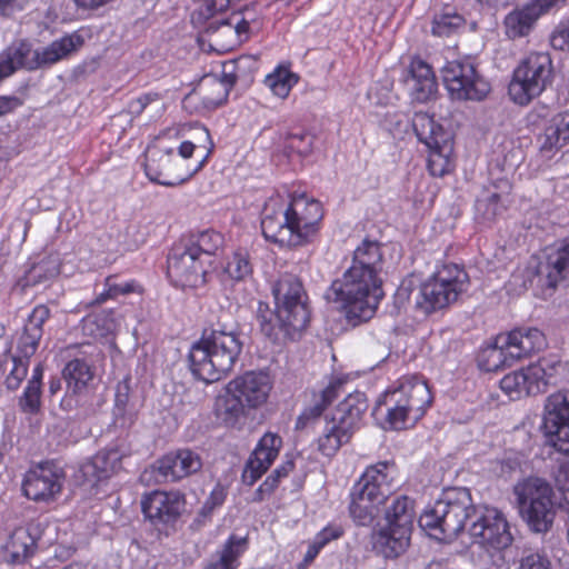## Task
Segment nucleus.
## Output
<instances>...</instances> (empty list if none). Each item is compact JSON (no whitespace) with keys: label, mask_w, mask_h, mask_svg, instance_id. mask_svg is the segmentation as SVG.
<instances>
[{"label":"nucleus","mask_w":569,"mask_h":569,"mask_svg":"<svg viewBox=\"0 0 569 569\" xmlns=\"http://www.w3.org/2000/svg\"><path fill=\"white\" fill-rule=\"evenodd\" d=\"M383 253L377 241L363 240L353 252L351 267L342 278L335 280L325 292V299L340 305L349 325L356 327L370 320L383 297L380 273Z\"/></svg>","instance_id":"f257e3e1"},{"label":"nucleus","mask_w":569,"mask_h":569,"mask_svg":"<svg viewBox=\"0 0 569 569\" xmlns=\"http://www.w3.org/2000/svg\"><path fill=\"white\" fill-rule=\"evenodd\" d=\"M229 332L204 330L199 341L189 351L192 375L206 383L224 378L234 367L242 352L241 336L232 335L233 325L224 326Z\"/></svg>","instance_id":"f03ea898"},{"label":"nucleus","mask_w":569,"mask_h":569,"mask_svg":"<svg viewBox=\"0 0 569 569\" xmlns=\"http://www.w3.org/2000/svg\"><path fill=\"white\" fill-rule=\"evenodd\" d=\"M431 402L432 396L427 382L418 376H408L377 400L373 415L385 416L391 429L401 430L408 422L413 423L420 419Z\"/></svg>","instance_id":"7ed1b4c3"},{"label":"nucleus","mask_w":569,"mask_h":569,"mask_svg":"<svg viewBox=\"0 0 569 569\" xmlns=\"http://www.w3.org/2000/svg\"><path fill=\"white\" fill-rule=\"evenodd\" d=\"M476 509L469 489L448 488L419 517V526L438 540H453L470 525Z\"/></svg>","instance_id":"20e7f679"},{"label":"nucleus","mask_w":569,"mask_h":569,"mask_svg":"<svg viewBox=\"0 0 569 569\" xmlns=\"http://www.w3.org/2000/svg\"><path fill=\"white\" fill-rule=\"evenodd\" d=\"M83 43V37L78 32L66 34L36 50L27 41L13 43L0 53V81L19 68L37 70L52 66L77 52Z\"/></svg>","instance_id":"39448f33"},{"label":"nucleus","mask_w":569,"mask_h":569,"mask_svg":"<svg viewBox=\"0 0 569 569\" xmlns=\"http://www.w3.org/2000/svg\"><path fill=\"white\" fill-rule=\"evenodd\" d=\"M513 495L519 515L531 531L547 533L552 529L559 503L546 479L525 478L515 485Z\"/></svg>","instance_id":"423d86ee"},{"label":"nucleus","mask_w":569,"mask_h":569,"mask_svg":"<svg viewBox=\"0 0 569 569\" xmlns=\"http://www.w3.org/2000/svg\"><path fill=\"white\" fill-rule=\"evenodd\" d=\"M542 431L547 445L569 456V391H558L546 399ZM553 480L565 499L569 500V460L559 462Z\"/></svg>","instance_id":"0eeeda50"},{"label":"nucleus","mask_w":569,"mask_h":569,"mask_svg":"<svg viewBox=\"0 0 569 569\" xmlns=\"http://www.w3.org/2000/svg\"><path fill=\"white\" fill-rule=\"evenodd\" d=\"M368 409V399L363 392L349 393L335 409L330 418L325 419L322 433L318 438V449L326 457H332L349 442Z\"/></svg>","instance_id":"6e6552de"},{"label":"nucleus","mask_w":569,"mask_h":569,"mask_svg":"<svg viewBox=\"0 0 569 569\" xmlns=\"http://www.w3.org/2000/svg\"><path fill=\"white\" fill-rule=\"evenodd\" d=\"M467 287V272L457 264H446L423 282L415 293L416 307L425 313L442 309L457 301Z\"/></svg>","instance_id":"1a4fd4ad"},{"label":"nucleus","mask_w":569,"mask_h":569,"mask_svg":"<svg viewBox=\"0 0 569 569\" xmlns=\"http://www.w3.org/2000/svg\"><path fill=\"white\" fill-rule=\"evenodd\" d=\"M552 60L547 52H531L515 69L508 92L519 106L539 97L552 81Z\"/></svg>","instance_id":"9d476101"},{"label":"nucleus","mask_w":569,"mask_h":569,"mask_svg":"<svg viewBox=\"0 0 569 569\" xmlns=\"http://www.w3.org/2000/svg\"><path fill=\"white\" fill-rule=\"evenodd\" d=\"M412 128L418 140L429 149L428 170L433 177H443L451 170V134L432 116L416 112Z\"/></svg>","instance_id":"9b49d317"},{"label":"nucleus","mask_w":569,"mask_h":569,"mask_svg":"<svg viewBox=\"0 0 569 569\" xmlns=\"http://www.w3.org/2000/svg\"><path fill=\"white\" fill-rule=\"evenodd\" d=\"M468 533L473 543L488 551H500L512 543V535L505 513L496 507L477 506L468 526Z\"/></svg>","instance_id":"f8f14e48"},{"label":"nucleus","mask_w":569,"mask_h":569,"mask_svg":"<svg viewBox=\"0 0 569 569\" xmlns=\"http://www.w3.org/2000/svg\"><path fill=\"white\" fill-rule=\"evenodd\" d=\"M443 84L451 99L481 101L490 92L489 82L469 60H453L441 69Z\"/></svg>","instance_id":"ddd939ff"},{"label":"nucleus","mask_w":569,"mask_h":569,"mask_svg":"<svg viewBox=\"0 0 569 569\" xmlns=\"http://www.w3.org/2000/svg\"><path fill=\"white\" fill-rule=\"evenodd\" d=\"M202 166L203 160L196 169L190 170L174 154L172 148L153 144L147 151L144 171L147 177L158 184L177 187L187 182Z\"/></svg>","instance_id":"4468645a"},{"label":"nucleus","mask_w":569,"mask_h":569,"mask_svg":"<svg viewBox=\"0 0 569 569\" xmlns=\"http://www.w3.org/2000/svg\"><path fill=\"white\" fill-rule=\"evenodd\" d=\"M276 307L284 319L293 318V327H307L310 320L308 296L299 277L281 274L272 284Z\"/></svg>","instance_id":"2eb2a0df"},{"label":"nucleus","mask_w":569,"mask_h":569,"mask_svg":"<svg viewBox=\"0 0 569 569\" xmlns=\"http://www.w3.org/2000/svg\"><path fill=\"white\" fill-rule=\"evenodd\" d=\"M66 481L63 469L52 461L38 463L24 475L23 495L36 502L50 503L60 496Z\"/></svg>","instance_id":"dca6fc26"},{"label":"nucleus","mask_w":569,"mask_h":569,"mask_svg":"<svg viewBox=\"0 0 569 569\" xmlns=\"http://www.w3.org/2000/svg\"><path fill=\"white\" fill-rule=\"evenodd\" d=\"M204 259L184 244H176L168 256L167 273L177 287L198 288L207 282L209 272Z\"/></svg>","instance_id":"f3484780"},{"label":"nucleus","mask_w":569,"mask_h":569,"mask_svg":"<svg viewBox=\"0 0 569 569\" xmlns=\"http://www.w3.org/2000/svg\"><path fill=\"white\" fill-rule=\"evenodd\" d=\"M261 230L264 238L280 246H301V238L295 231L289 206L279 199H270L262 211Z\"/></svg>","instance_id":"a211bd4d"},{"label":"nucleus","mask_w":569,"mask_h":569,"mask_svg":"<svg viewBox=\"0 0 569 569\" xmlns=\"http://www.w3.org/2000/svg\"><path fill=\"white\" fill-rule=\"evenodd\" d=\"M141 509L154 526L173 525L186 509V498L180 491L154 490L142 498Z\"/></svg>","instance_id":"6ab92c4d"},{"label":"nucleus","mask_w":569,"mask_h":569,"mask_svg":"<svg viewBox=\"0 0 569 569\" xmlns=\"http://www.w3.org/2000/svg\"><path fill=\"white\" fill-rule=\"evenodd\" d=\"M271 388V378L264 371H247L227 385V390L240 398L249 409L264 405Z\"/></svg>","instance_id":"aec40b11"},{"label":"nucleus","mask_w":569,"mask_h":569,"mask_svg":"<svg viewBox=\"0 0 569 569\" xmlns=\"http://www.w3.org/2000/svg\"><path fill=\"white\" fill-rule=\"evenodd\" d=\"M289 212L293 220L295 231L301 238V246L310 242L319 230L323 211L318 200H308L305 194L296 197L289 204Z\"/></svg>","instance_id":"412c9836"},{"label":"nucleus","mask_w":569,"mask_h":569,"mask_svg":"<svg viewBox=\"0 0 569 569\" xmlns=\"http://www.w3.org/2000/svg\"><path fill=\"white\" fill-rule=\"evenodd\" d=\"M288 318L289 319H284L280 315L279 308L276 307V309L272 310L268 303L262 301L258 302L256 319L258 321L261 333L272 342H280L284 339L295 340L307 328H292L293 326H291V323L293 325V318Z\"/></svg>","instance_id":"4be33fe9"},{"label":"nucleus","mask_w":569,"mask_h":569,"mask_svg":"<svg viewBox=\"0 0 569 569\" xmlns=\"http://www.w3.org/2000/svg\"><path fill=\"white\" fill-rule=\"evenodd\" d=\"M282 447V439L272 432H267L259 440L242 472L246 485L252 486L272 465Z\"/></svg>","instance_id":"5701e85b"},{"label":"nucleus","mask_w":569,"mask_h":569,"mask_svg":"<svg viewBox=\"0 0 569 569\" xmlns=\"http://www.w3.org/2000/svg\"><path fill=\"white\" fill-rule=\"evenodd\" d=\"M202 467L201 458L190 449L178 450L159 459L153 469L162 481H177L198 472Z\"/></svg>","instance_id":"b1692460"},{"label":"nucleus","mask_w":569,"mask_h":569,"mask_svg":"<svg viewBox=\"0 0 569 569\" xmlns=\"http://www.w3.org/2000/svg\"><path fill=\"white\" fill-rule=\"evenodd\" d=\"M397 476L398 469L395 462L380 461L369 466L356 483L361 486L362 490L379 495V498L386 502L397 488Z\"/></svg>","instance_id":"393cba45"},{"label":"nucleus","mask_w":569,"mask_h":569,"mask_svg":"<svg viewBox=\"0 0 569 569\" xmlns=\"http://www.w3.org/2000/svg\"><path fill=\"white\" fill-rule=\"evenodd\" d=\"M40 537L38 523H28L13 530L2 548V560L9 563H22L31 557Z\"/></svg>","instance_id":"a878e982"},{"label":"nucleus","mask_w":569,"mask_h":569,"mask_svg":"<svg viewBox=\"0 0 569 569\" xmlns=\"http://www.w3.org/2000/svg\"><path fill=\"white\" fill-rule=\"evenodd\" d=\"M500 341L509 347L510 359L520 360L546 347V338L537 328H517L500 335Z\"/></svg>","instance_id":"bb28decb"},{"label":"nucleus","mask_w":569,"mask_h":569,"mask_svg":"<svg viewBox=\"0 0 569 569\" xmlns=\"http://www.w3.org/2000/svg\"><path fill=\"white\" fill-rule=\"evenodd\" d=\"M50 318V309L44 305L33 308L17 340V353L31 358L43 337V326Z\"/></svg>","instance_id":"cd10ccee"},{"label":"nucleus","mask_w":569,"mask_h":569,"mask_svg":"<svg viewBox=\"0 0 569 569\" xmlns=\"http://www.w3.org/2000/svg\"><path fill=\"white\" fill-rule=\"evenodd\" d=\"M546 274L540 278L545 296L550 297L556 288L569 278V239H565L559 247L548 256Z\"/></svg>","instance_id":"c85d7f7f"},{"label":"nucleus","mask_w":569,"mask_h":569,"mask_svg":"<svg viewBox=\"0 0 569 569\" xmlns=\"http://www.w3.org/2000/svg\"><path fill=\"white\" fill-rule=\"evenodd\" d=\"M547 9L543 3L537 0L533 3L509 12L503 21L507 37L509 39H517L528 36L539 17Z\"/></svg>","instance_id":"c756f323"},{"label":"nucleus","mask_w":569,"mask_h":569,"mask_svg":"<svg viewBox=\"0 0 569 569\" xmlns=\"http://www.w3.org/2000/svg\"><path fill=\"white\" fill-rule=\"evenodd\" d=\"M350 516L359 526H369L379 515L380 506L385 503L379 495L355 483L350 492Z\"/></svg>","instance_id":"7c9ffc66"},{"label":"nucleus","mask_w":569,"mask_h":569,"mask_svg":"<svg viewBox=\"0 0 569 569\" xmlns=\"http://www.w3.org/2000/svg\"><path fill=\"white\" fill-rule=\"evenodd\" d=\"M411 97L418 102H426L437 93V81L431 67L421 59H413L407 78Z\"/></svg>","instance_id":"2f4dec72"},{"label":"nucleus","mask_w":569,"mask_h":569,"mask_svg":"<svg viewBox=\"0 0 569 569\" xmlns=\"http://www.w3.org/2000/svg\"><path fill=\"white\" fill-rule=\"evenodd\" d=\"M412 530L386 525L373 536V547L387 559L401 556L410 543Z\"/></svg>","instance_id":"473e14b6"},{"label":"nucleus","mask_w":569,"mask_h":569,"mask_svg":"<svg viewBox=\"0 0 569 569\" xmlns=\"http://www.w3.org/2000/svg\"><path fill=\"white\" fill-rule=\"evenodd\" d=\"M251 61L249 57H240L222 64L220 78L206 77L204 83L210 82L212 90L217 91L216 97H206V103L212 107L221 106L228 98V94L237 81V72L244 68L246 63Z\"/></svg>","instance_id":"72a5a7b5"},{"label":"nucleus","mask_w":569,"mask_h":569,"mask_svg":"<svg viewBox=\"0 0 569 569\" xmlns=\"http://www.w3.org/2000/svg\"><path fill=\"white\" fill-rule=\"evenodd\" d=\"M248 549V538L231 535L222 547L212 555L206 569H236L239 559Z\"/></svg>","instance_id":"f704fd0d"},{"label":"nucleus","mask_w":569,"mask_h":569,"mask_svg":"<svg viewBox=\"0 0 569 569\" xmlns=\"http://www.w3.org/2000/svg\"><path fill=\"white\" fill-rule=\"evenodd\" d=\"M501 390L509 396L510 399L517 400L527 396H536L541 393L539 382L531 378L530 368L506 375L500 380Z\"/></svg>","instance_id":"c9c22d12"},{"label":"nucleus","mask_w":569,"mask_h":569,"mask_svg":"<svg viewBox=\"0 0 569 569\" xmlns=\"http://www.w3.org/2000/svg\"><path fill=\"white\" fill-rule=\"evenodd\" d=\"M69 392L78 395L87 389L94 377L93 369L84 359L70 360L62 370Z\"/></svg>","instance_id":"e433bc0d"},{"label":"nucleus","mask_w":569,"mask_h":569,"mask_svg":"<svg viewBox=\"0 0 569 569\" xmlns=\"http://www.w3.org/2000/svg\"><path fill=\"white\" fill-rule=\"evenodd\" d=\"M515 362V359H510L509 347H505L503 342L500 341V335L496 337L492 345L483 348L478 356L479 367L488 372L511 367Z\"/></svg>","instance_id":"4c0bfd02"},{"label":"nucleus","mask_w":569,"mask_h":569,"mask_svg":"<svg viewBox=\"0 0 569 569\" xmlns=\"http://www.w3.org/2000/svg\"><path fill=\"white\" fill-rule=\"evenodd\" d=\"M415 518V502L403 495L396 497L386 509V520L389 526L412 530Z\"/></svg>","instance_id":"58836bf2"},{"label":"nucleus","mask_w":569,"mask_h":569,"mask_svg":"<svg viewBox=\"0 0 569 569\" xmlns=\"http://www.w3.org/2000/svg\"><path fill=\"white\" fill-rule=\"evenodd\" d=\"M223 243L224 237L216 230L201 231L184 242L192 252H196L200 258L204 259L208 266L211 264L210 258L218 253L223 247Z\"/></svg>","instance_id":"ea45409f"},{"label":"nucleus","mask_w":569,"mask_h":569,"mask_svg":"<svg viewBox=\"0 0 569 569\" xmlns=\"http://www.w3.org/2000/svg\"><path fill=\"white\" fill-rule=\"evenodd\" d=\"M117 462L118 455L114 451L98 453L92 460L82 466L81 471L87 481L93 486L109 478L114 471Z\"/></svg>","instance_id":"a19ab883"},{"label":"nucleus","mask_w":569,"mask_h":569,"mask_svg":"<svg viewBox=\"0 0 569 569\" xmlns=\"http://www.w3.org/2000/svg\"><path fill=\"white\" fill-rule=\"evenodd\" d=\"M529 368L531 378L539 382L541 392H545L549 385H556L557 378L565 371V365L556 356L541 358L538 363L531 365Z\"/></svg>","instance_id":"79ce46f5"},{"label":"nucleus","mask_w":569,"mask_h":569,"mask_svg":"<svg viewBox=\"0 0 569 569\" xmlns=\"http://www.w3.org/2000/svg\"><path fill=\"white\" fill-rule=\"evenodd\" d=\"M568 142L569 138H567L566 132L552 119L538 137L539 150L546 158L553 157Z\"/></svg>","instance_id":"37998d69"},{"label":"nucleus","mask_w":569,"mask_h":569,"mask_svg":"<svg viewBox=\"0 0 569 569\" xmlns=\"http://www.w3.org/2000/svg\"><path fill=\"white\" fill-rule=\"evenodd\" d=\"M568 142L569 138H567L566 132L552 119L538 137L539 150L546 158L553 157Z\"/></svg>","instance_id":"c03bdc74"},{"label":"nucleus","mask_w":569,"mask_h":569,"mask_svg":"<svg viewBox=\"0 0 569 569\" xmlns=\"http://www.w3.org/2000/svg\"><path fill=\"white\" fill-rule=\"evenodd\" d=\"M246 408H248L247 405L227 389L226 395L220 397L217 402L218 416L229 427H233L240 418L246 416Z\"/></svg>","instance_id":"a18cd8bd"},{"label":"nucleus","mask_w":569,"mask_h":569,"mask_svg":"<svg viewBox=\"0 0 569 569\" xmlns=\"http://www.w3.org/2000/svg\"><path fill=\"white\" fill-rule=\"evenodd\" d=\"M253 266L251 263L250 254L246 250H237L229 258L226 267L224 274L232 281L242 282L252 277Z\"/></svg>","instance_id":"49530a36"},{"label":"nucleus","mask_w":569,"mask_h":569,"mask_svg":"<svg viewBox=\"0 0 569 569\" xmlns=\"http://www.w3.org/2000/svg\"><path fill=\"white\" fill-rule=\"evenodd\" d=\"M465 18L452 9L447 8L435 14L431 23V33L436 37H450L463 28Z\"/></svg>","instance_id":"de8ad7c7"},{"label":"nucleus","mask_w":569,"mask_h":569,"mask_svg":"<svg viewBox=\"0 0 569 569\" xmlns=\"http://www.w3.org/2000/svg\"><path fill=\"white\" fill-rule=\"evenodd\" d=\"M298 82V76L287 68L279 67L266 77L264 83L274 96L284 99Z\"/></svg>","instance_id":"09e8293b"},{"label":"nucleus","mask_w":569,"mask_h":569,"mask_svg":"<svg viewBox=\"0 0 569 569\" xmlns=\"http://www.w3.org/2000/svg\"><path fill=\"white\" fill-rule=\"evenodd\" d=\"M114 278V276H109L106 278V290L97 296L96 303L100 305L106 302L108 299H114L119 296H126L129 293L141 291V287L137 281L130 280L117 283L113 281Z\"/></svg>","instance_id":"8fccbe9b"},{"label":"nucleus","mask_w":569,"mask_h":569,"mask_svg":"<svg viewBox=\"0 0 569 569\" xmlns=\"http://www.w3.org/2000/svg\"><path fill=\"white\" fill-rule=\"evenodd\" d=\"M293 468L295 463L292 460H287L276 468L256 490L253 501H262L267 496H270L278 487L280 479L287 477Z\"/></svg>","instance_id":"3c124183"},{"label":"nucleus","mask_w":569,"mask_h":569,"mask_svg":"<svg viewBox=\"0 0 569 569\" xmlns=\"http://www.w3.org/2000/svg\"><path fill=\"white\" fill-rule=\"evenodd\" d=\"M11 360L12 369L7 376L4 383L8 390L14 391L20 387L28 373L30 358L17 353L11 357Z\"/></svg>","instance_id":"603ef678"},{"label":"nucleus","mask_w":569,"mask_h":569,"mask_svg":"<svg viewBox=\"0 0 569 569\" xmlns=\"http://www.w3.org/2000/svg\"><path fill=\"white\" fill-rule=\"evenodd\" d=\"M197 132L199 136L198 143H193L191 141H183L179 146L178 150H179V156L181 158L188 159L193 154V152L197 148H204V149H208L207 156L202 159L204 161L206 158L209 156V153L212 151L213 142L211 140L209 130L206 127H198Z\"/></svg>","instance_id":"864d4df0"},{"label":"nucleus","mask_w":569,"mask_h":569,"mask_svg":"<svg viewBox=\"0 0 569 569\" xmlns=\"http://www.w3.org/2000/svg\"><path fill=\"white\" fill-rule=\"evenodd\" d=\"M313 144V136L299 131L289 132L284 138V147L299 156H307L311 152Z\"/></svg>","instance_id":"5fc2aeb1"},{"label":"nucleus","mask_w":569,"mask_h":569,"mask_svg":"<svg viewBox=\"0 0 569 569\" xmlns=\"http://www.w3.org/2000/svg\"><path fill=\"white\" fill-rule=\"evenodd\" d=\"M19 407L26 413H37L41 407V388L28 383L19 399Z\"/></svg>","instance_id":"6e6d98bb"},{"label":"nucleus","mask_w":569,"mask_h":569,"mask_svg":"<svg viewBox=\"0 0 569 569\" xmlns=\"http://www.w3.org/2000/svg\"><path fill=\"white\" fill-rule=\"evenodd\" d=\"M549 559L538 551H525L519 560L518 569H551Z\"/></svg>","instance_id":"4d7b16f0"},{"label":"nucleus","mask_w":569,"mask_h":569,"mask_svg":"<svg viewBox=\"0 0 569 569\" xmlns=\"http://www.w3.org/2000/svg\"><path fill=\"white\" fill-rule=\"evenodd\" d=\"M325 409L326 407L323 403H320L317 399H315L313 405L307 407L297 418L296 429L302 430L318 421Z\"/></svg>","instance_id":"13d9d810"},{"label":"nucleus","mask_w":569,"mask_h":569,"mask_svg":"<svg viewBox=\"0 0 569 569\" xmlns=\"http://www.w3.org/2000/svg\"><path fill=\"white\" fill-rule=\"evenodd\" d=\"M550 44L556 50H569V19L556 27L550 36Z\"/></svg>","instance_id":"bf43d9fd"},{"label":"nucleus","mask_w":569,"mask_h":569,"mask_svg":"<svg viewBox=\"0 0 569 569\" xmlns=\"http://www.w3.org/2000/svg\"><path fill=\"white\" fill-rule=\"evenodd\" d=\"M246 11L248 10L233 9L228 18L216 20L214 23L233 27L238 34L246 33L249 30V21L244 17Z\"/></svg>","instance_id":"052dcab7"},{"label":"nucleus","mask_w":569,"mask_h":569,"mask_svg":"<svg viewBox=\"0 0 569 569\" xmlns=\"http://www.w3.org/2000/svg\"><path fill=\"white\" fill-rule=\"evenodd\" d=\"M345 385V378H333L316 399L327 408L340 395Z\"/></svg>","instance_id":"680f3d73"},{"label":"nucleus","mask_w":569,"mask_h":569,"mask_svg":"<svg viewBox=\"0 0 569 569\" xmlns=\"http://www.w3.org/2000/svg\"><path fill=\"white\" fill-rule=\"evenodd\" d=\"M136 411L132 407L113 408V423L121 429H129L136 421Z\"/></svg>","instance_id":"e2e57ef3"},{"label":"nucleus","mask_w":569,"mask_h":569,"mask_svg":"<svg viewBox=\"0 0 569 569\" xmlns=\"http://www.w3.org/2000/svg\"><path fill=\"white\" fill-rule=\"evenodd\" d=\"M160 96L158 93H146L129 103V111L132 114H140L150 103L159 101Z\"/></svg>","instance_id":"0e129e2a"},{"label":"nucleus","mask_w":569,"mask_h":569,"mask_svg":"<svg viewBox=\"0 0 569 569\" xmlns=\"http://www.w3.org/2000/svg\"><path fill=\"white\" fill-rule=\"evenodd\" d=\"M233 325L232 335L240 336L239 332V323L229 312H221V315L218 317V320L214 325H212V328L208 330V332H217V331H224L229 332L227 329H223L224 326Z\"/></svg>","instance_id":"69168bd1"},{"label":"nucleus","mask_w":569,"mask_h":569,"mask_svg":"<svg viewBox=\"0 0 569 569\" xmlns=\"http://www.w3.org/2000/svg\"><path fill=\"white\" fill-rule=\"evenodd\" d=\"M342 535V529L339 527H327L322 529L313 539V541L321 549L329 543L331 540L340 538Z\"/></svg>","instance_id":"338daca9"},{"label":"nucleus","mask_w":569,"mask_h":569,"mask_svg":"<svg viewBox=\"0 0 569 569\" xmlns=\"http://www.w3.org/2000/svg\"><path fill=\"white\" fill-rule=\"evenodd\" d=\"M27 0H0V16L10 17L24 8Z\"/></svg>","instance_id":"774afa93"}]
</instances>
